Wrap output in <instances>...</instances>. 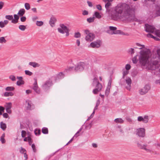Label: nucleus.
Masks as SVG:
<instances>
[{"label": "nucleus", "instance_id": "obj_46", "mask_svg": "<svg viewBox=\"0 0 160 160\" xmlns=\"http://www.w3.org/2000/svg\"><path fill=\"white\" fill-rule=\"evenodd\" d=\"M20 152L21 153L23 154L26 153V151L25 149L22 147L21 148V149L20 150Z\"/></svg>", "mask_w": 160, "mask_h": 160}, {"label": "nucleus", "instance_id": "obj_64", "mask_svg": "<svg viewBox=\"0 0 160 160\" xmlns=\"http://www.w3.org/2000/svg\"><path fill=\"white\" fill-rule=\"evenodd\" d=\"M155 83L156 84H159L160 85V79L156 80Z\"/></svg>", "mask_w": 160, "mask_h": 160}, {"label": "nucleus", "instance_id": "obj_51", "mask_svg": "<svg viewBox=\"0 0 160 160\" xmlns=\"http://www.w3.org/2000/svg\"><path fill=\"white\" fill-rule=\"evenodd\" d=\"M26 132L24 130L22 131V136L23 138H24L26 136Z\"/></svg>", "mask_w": 160, "mask_h": 160}, {"label": "nucleus", "instance_id": "obj_24", "mask_svg": "<svg viewBox=\"0 0 160 160\" xmlns=\"http://www.w3.org/2000/svg\"><path fill=\"white\" fill-rule=\"evenodd\" d=\"M25 10L23 8H22L19 11L18 14L20 16H22L25 14Z\"/></svg>", "mask_w": 160, "mask_h": 160}, {"label": "nucleus", "instance_id": "obj_1", "mask_svg": "<svg viewBox=\"0 0 160 160\" xmlns=\"http://www.w3.org/2000/svg\"><path fill=\"white\" fill-rule=\"evenodd\" d=\"M102 1L106 3L105 8L109 19L118 21L119 20L128 19L134 17V10L128 4L124 3H120L114 8L113 11H111L109 8L112 6L111 2L113 0Z\"/></svg>", "mask_w": 160, "mask_h": 160}, {"label": "nucleus", "instance_id": "obj_23", "mask_svg": "<svg viewBox=\"0 0 160 160\" xmlns=\"http://www.w3.org/2000/svg\"><path fill=\"white\" fill-rule=\"evenodd\" d=\"M29 65L34 68L39 67L40 66L39 64L35 62H30L29 63Z\"/></svg>", "mask_w": 160, "mask_h": 160}, {"label": "nucleus", "instance_id": "obj_7", "mask_svg": "<svg viewBox=\"0 0 160 160\" xmlns=\"http://www.w3.org/2000/svg\"><path fill=\"white\" fill-rule=\"evenodd\" d=\"M136 134L140 137H144L145 135V129L144 128H140L136 130Z\"/></svg>", "mask_w": 160, "mask_h": 160}, {"label": "nucleus", "instance_id": "obj_33", "mask_svg": "<svg viewBox=\"0 0 160 160\" xmlns=\"http://www.w3.org/2000/svg\"><path fill=\"white\" fill-rule=\"evenodd\" d=\"M128 71L126 70H123L122 72V78H124L128 74Z\"/></svg>", "mask_w": 160, "mask_h": 160}, {"label": "nucleus", "instance_id": "obj_41", "mask_svg": "<svg viewBox=\"0 0 160 160\" xmlns=\"http://www.w3.org/2000/svg\"><path fill=\"white\" fill-rule=\"evenodd\" d=\"M5 18L9 20H11L13 18V17L12 15H6L5 16Z\"/></svg>", "mask_w": 160, "mask_h": 160}, {"label": "nucleus", "instance_id": "obj_53", "mask_svg": "<svg viewBox=\"0 0 160 160\" xmlns=\"http://www.w3.org/2000/svg\"><path fill=\"white\" fill-rule=\"evenodd\" d=\"M31 138L30 137H27L25 138L24 139V141H28L30 140Z\"/></svg>", "mask_w": 160, "mask_h": 160}, {"label": "nucleus", "instance_id": "obj_12", "mask_svg": "<svg viewBox=\"0 0 160 160\" xmlns=\"http://www.w3.org/2000/svg\"><path fill=\"white\" fill-rule=\"evenodd\" d=\"M149 118L147 115H145L144 116H139L138 117V121L142 122L144 123H147L149 121Z\"/></svg>", "mask_w": 160, "mask_h": 160}, {"label": "nucleus", "instance_id": "obj_49", "mask_svg": "<svg viewBox=\"0 0 160 160\" xmlns=\"http://www.w3.org/2000/svg\"><path fill=\"white\" fill-rule=\"evenodd\" d=\"M26 20V18L25 17H22L20 18V20L22 22H24Z\"/></svg>", "mask_w": 160, "mask_h": 160}, {"label": "nucleus", "instance_id": "obj_37", "mask_svg": "<svg viewBox=\"0 0 160 160\" xmlns=\"http://www.w3.org/2000/svg\"><path fill=\"white\" fill-rule=\"evenodd\" d=\"M14 88L13 87H8L5 88L7 91H12L14 90Z\"/></svg>", "mask_w": 160, "mask_h": 160}, {"label": "nucleus", "instance_id": "obj_22", "mask_svg": "<svg viewBox=\"0 0 160 160\" xmlns=\"http://www.w3.org/2000/svg\"><path fill=\"white\" fill-rule=\"evenodd\" d=\"M93 17L99 19L102 18V16L98 12H95L93 15Z\"/></svg>", "mask_w": 160, "mask_h": 160}, {"label": "nucleus", "instance_id": "obj_47", "mask_svg": "<svg viewBox=\"0 0 160 160\" xmlns=\"http://www.w3.org/2000/svg\"><path fill=\"white\" fill-rule=\"evenodd\" d=\"M156 13L158 16H160V7H158Z\"/></svg>", "mask_w": 160, "mask_h": 160}, {"label": "nucleus", "instance_id": "obj_9", "mask_svg": "<svg viewBox=\"0 0 160 160\" xmlns=\"http://www.w3.org/2000/svg\"><path fill=\"white\" fill-rule=\"evenodd\" d=\"M150 89V86L148 85H146L143 88L139 89V92L141 95H144L147 93Z\"/></svg>", "mask_w": 160, "mask_h": 160}, {"label": "nucleus", "instance_id": "obj_58", "mask_svg": "<svg viewBox=\"0 0 160 160\" xmlns=\"http://www.w3.org/2000/svg\"><path fill=\"white\" fill-rule=\"evenodd\" d=\"M4 5V2H0V9L2 8Z\"/></svg>", "mask_w": 160, "mask_h": 160}, {"label": "nucleus", "instance_id": "obj_30", "mask_svg": "<svg viewBox=\"0 0 160 160\" xmlns=\"http://www.w3.org/2000/svg\"><path fill=\"white\" fill-rule=\"evenodd\" d=\"M95 20V17L93 16L92 17H90L87 19V21L89 23L92 22H94Z\"/></svg>", "mask_w": 160, "mask_h": 160}, {"label": "nucleus", "instance_id": "obj_3", "mask_svg": "<svg viewBox=\"0 0 160 160\" xmlns=\"http://www.w3.org/2000/svg\"><path fill=\"white\" fill-rule=\"evenodd\" d=\"M144 28L146 32L152 33L155 36H154L153 35L148 33L147 35V37L153 38L157 40H159L156 37L160 38V30H156L153 26L148 24H145Z\"/></svg>", "mask_w": 160, "mask_h": 160}, {"label": "nucleus", "instance_id": "obj_35", "mask_svg": "<svg viewBox=\"0 0 160 160\" xmlns=\"http://www.w3.org/2000/svg\"><path fill=\"white\" fill-rule=\"evenodd\" d=\"M42 132L44 134H48V128H43L42 129Z\"/></svg>", "mask_w": 160, "mask_h": 160}, {"label": "nucleus", "instance_id": "obj_31", "mask_svg": "<svg viewBox=\"0 0 160 160\" xmlns=\"http://www.w3.org/2000/svg\"><path fill=\"white\" fill-rule=\"evenodd\" d=\"M24 6L25 9L27 10H29L30 8V6L28 3H25L24 4Z\"/></svg>", "mask_w": 160, "mask_h": 160}, {"label": "nucleus", "instance_id": "obj_20", "mask_svg": "<svg viewBox=\"0 0 160 160\" xmlns=\"http://www.w3.org/2000/svg\"><path fill=\"white\" fill-rule=\"evenodd\" d=\"M56 21L57 19L56 18L53 16H52L49 21V24L52 27H53L55 26V24Z\"/></svg>", "mask_w": 160, "mask_h": 160}, {"label": "nucleus", "instance_id": "obj_43", "mask_svg": "<svg viewBox=\"0 0 160 160\" xmlns=\"http://www.w3.org/2000/svg\"><path fill=\"white\" fill-rule=\"evenodd\" d=\"M82 129L81 128H80L79 130L75 134L74 136L73 137H74V138H76L78 137L79 136V132L81 131Z\"/></svg>", "mask_w": 160, "mask_h": 160}, {"label": "nucleus", "instance_id": "obj_4", "mask_svg": "<svg viewBox=\"0 0 160 160\" xmlns=\"http://www.w3.org/2000/svg\"><path fill=\"white\" fill-rule=\"evenodd\" d=\"M92 86H95V88L92 91L94 94H97L98 92L101 91L102 88V85L99 82L98 79L96 78H94L93 79Z\"/></svg>", "mask_w": 160, "mask_h": 160}, {"label": "nucleus", "instance_id": "obj_18", "mask_svg": "<svg viewBox=\"0 0 160 160\" xmlns=\"http://www.w3.org/2000/svg\"><path fill=\"white\" fill-rule=\"evenodd\" d=\"M33 89L36 93L38 94H39L40 93V90L36 80H35L33 84Z\"/></svg>", "mask_w": 160, "mask_h": 160}, {"label": "nucleus", "instance_id": "obj_13", "mask_svg": "<svg viewBox=\"0 0 160 160\" xmlns=\"http://www.w3.org/2000/svg\"><path fill=\"white\" fill-rule=\"evenodd\" d=\"M101 44V41L100 40H97L96 41L92 42L90 43L89 47L93 48H98L100 46Z\"/></svg>", "mask_w": 160, "mask_h": 160}, {"label": "nucleus", "instance_id": "obj_34", "mask_svg": "<svg viewBox=\"0 0 160 160\" xmlns=\"http://www.w3.org/2000/svg\"><path fill=\"white\" fill-rule=\"evenodd\" d=\"M43 24V22L42 21H37L36 22V25L38 26H41Z\"/></svg>", "mask_w": 160, "mask_h": 160}, {"label": "nucleus", "instance_id": "obj_45", "mask_svg": "<svg viewBox=\"0 0 160 160\" xmlns=\"http://www.w3.org/2000/svg\"><path fill=\"white\" fill-rule=\"evenodd\" d=\"M9 78L13 81L16 80V78L15 76L13 75H11L9 76Z\"/></svg>", "mask_w": 160, "mask_h": 160}, {"label": "nucleus", "instance_id": "obj_32", "mask_svg": "<svg viewBox=\"0 0 160 160\" xmlns=\"http://www.w3.org/2000/svg\"><path fill=\"white\" fill-rule=\"evenodd\" d=\"M22 31H24L26 28V26L23 25H20L18 27Z\"/></svg>", "mask_w": 160, "mask_h": 160}, {"label": "nucleus", "instance_id": "obj_19", "mask_svg": "<svg viewBox=\"0 0 160 160\" xmlns=\"http://www.w3.org/2000/svg\"><path fill=\"white\" fill-rule=\"evenodd\" d=\"M5 107L6 109V112L8 113H11L12 112V111L11 110V108L12 107V104L11 102L7 103Z\"/></svg>", "mask_w": 160, "mask_h": 160}, {"label": "nucleus", "instance_id": "obj_25", "mask_svg": "<svg viewBox=\"0 0 160 160\" xmlns=\"http://www.w3.org/2000/svg\"><path fill=\"white\" fill-rule=\"evenodd\" d=\"M0 128L2 130H5L7 128L6 124L2 122H1L0 123Z\"/></svg>", "mask_w": 160, "mask_h": 160}, {"label": "nucleus", "instance_id": "obj_36", "mask_svg": "<svg viewBox=\"0 0 160 160\" xmlns=\"http://www.w3.org/2000/svg\"><path fill=\"white\" fill-rule=\"evenodd\" d=\"M137 56L138 55H137L132 58V61L133 63L136 64L137 62L138 61L137 59Z\"/></svg>", "mask_w": 160, "mask_h": 160}, {"label": "nucleus", "instance_id": "obj_16", "mask_svg": "<svg viewBox=\"0 0 160 160\" xmlns=\"http://www.w3.org/2000/svg\"><path fill=\"white\" fill-rule=\"evenodd\" d=\"M132 80L129 77H127L125 79V82L127 84V86L126 87V89L130 91L131 89V84L132 83Z\"/></svg>", "mask_w": 160, "mask_h": 160}, {"label": "nucleus", "instance_id": "obj_5", "mask_svg": "<svg viewBox=\"0 0 160 160\" xmlns=\"http://www.w3.org/2000/svg\"><path fill=\"white\" fill-rule=\"evenodd\" d=\"M117 28L113 26H109V29L107 31V32L109 34L111 35L120 34L126 36H128L129 35L127 33H125L121 30H116Z\"/></svg>", "mask_w": 160, "mask_h": 160}, {"label": "nucleus", "instance_id": "obj_42", "mask_svg": "<svg viewBox=\"0 0 160 160\" xmlns=\"http://www.w3.org/2000/svg\"><path fill=\"white\" fill-rule=\"evenodd\" d=\"M129 52L132 55L134 53V50L133 48H131L128 50Z\"/></svg>", "mask_w": 160, "mask_h": 160}, {"label": "nucleus", "instance_id": "obj_8", "mask_svg": "<svg viewBox=\"0 0 160 160\" xmlns=\"http://www.w3.org/2000/svg\"><path fill=\"white\" fill-rule=\"evenodd\" d=\"M24 105L26 109L28 110H31L34 108V106L32 102L29 99L26 100Z\"/></svg>", "mask_w": 160, "mask_h": 160}, {"label": "nucleus", "instance_id": "obj_38", "mask_svg": "<svg viewBox=\"0 0 160 160\" xmlns=\"http://www.w3.org/2000/svg\"><path fill=\"white\" fill-rule=\"evenodd\" d=\"M25 74L28 75L29 76H32L33 74V73L32 72L28 70H25Z\"/></svg>", "mask_w": 160, "mask_h": 160}, {"label": "nucleus", "instance_id": "obj_63", "mask_svg": "<svg viewBox=\"0 0 160 160\" xmlns=\"http://www.w3.org/2000/svg\"><path fill=\"white\" fill-rule=\"evenodd\" d=\"M157 52L159 58H160V49H158L157 51Z\"/></svg>", "mask_w": 160, "mask_h": 160}, {"label": "nucleus", "instance_id": "obj_27", "mask_svg": "<svg viewBox=\"0 0 160 160\" xmlns=\"http://www.w3.org/2000/svg\"><path fill=\"white\" fill-rule=\"evenodd\" d=\"M5 137V133H3L0 138V141L2 143V144H4L5 143L6 141L4 139V137Z\"/></svg>", "mask_w": 160, "mask_h": 160}, {"label": "nucleus", "instance_id": "obj_59", "mask_svg": "<svg viewBox=\"0 0 160 160\" xmlns=\"http://www.w3.org/2000/svg\"><path fill=\"white\" fill-rule=\"evenodd\" d=\"M69 29L65 31V33H66V36H69Z\"/></svg>", "mask_w": 160, "mask_h": 160}, {"label": "nucleus", "instance_id": "obj_48", "mask_svg": "<svg viewBox=\"0 0 160 160\" xmlns=\"http://www.w3.org/2000/svg\"><path fill=\"white\" fill-rule=\"evenodd\" d=\"M131 66L129 64H127L126 65L125 68L126 70L128 71V70L131 68Z\"/></svg>", "mask_w": 160, "mask_h": 160}, {"label": "nucleus", "instance_id": "obj_57", "mask_svg": "<svg viewBox=\"0 0 160 160\" xmlns=\"http://www.w3.org/2000/svg\"><path fill=\"white\" fill-rule=\"evenodd\" d=\"M97 8V9L99 10H102V7L101 5H97L96 6Z\"/></svg>", "mask_w": 160, "mask_h": 160}, {"label": "nucleus", "instance_id": "obj_44", "mask_svg": "<svg viewBox=\"0 0 160 160\" xmlns=\"http://www.w3.org/2000/svg\"><path fill=\"white\" fill-rule=\"evenodd\" d=\"M81 34L79 32H75L74 34V37L75 38H79L81 37Z\"/></svg>", "mask_w": 160, "mask_h": 160}, {"label": "nucleus", "instance_id": "obj_21", "mask_svg": "<svg viewBox=\"0 0 160 160\" xmlns=\"http://www.w3.org/2000/svg\"><path fill=\"white\" fill-rule=\"evenodd\" d=\"M111 83L109 82L108 85L107 86L105 92V95L108 96L109 95L110 92V89L111 88Z\"/></svg>", "mask_w": 160, "mask_h": 160}, {"label": "nucleus", "instance_id": "obj_6", "mask_svg": "<svg viewBox=\"0 0 160 160\" xmlns=\"http://www.w3.org/2000/svg\"><path fill=\"white\" fill-rule=\"evenodd\" d=\"M84 32L86 34L85 40L87 42H91L93 41L95 38L94 34L90 32L88 29L84 30Z\"/></svg>", "mask_w": 160, "mask_h": 160}, {"label": "nucleus", "instance_id": "obj_17", "mask_svg": "<svg viewBox=\"0 0 160 160\" xmlns=\"http://www.w3.org/2000/svg\"><path fill=\"white\" fill-rule=\"evenodd\" d=\"M138 147L141 149H143L148 152H150L151 151L150 148L146 144H141L139 143L138 144Z\"/></svg>", "mask_w": 160, "mask_h": 160}, {"label": "nucleus", "instance_id": "obj_55", "mask_svg": "<svg viewBox=\"0 0 160 160\" xmlns=\"http://www.w3.org/2000/svg\"><path fill=\"white\" fill-rule=\"evenodd\" d=\"M18 20L16 19H13V18L12 19V22L14 24L17 23H18Z\"/></svg>", "mask_w": 160, "mask_h": 160}, {"label": "nucleus", "instance_id": "obj_15", "mask_svg": "<svg viewBox=\"0 0 160 160\" xmlns=\"http://www.w3.org/2000/svg\"><path fill=\"white\" fill-rule=\"evenodd\" d=\"M52 79L47 81L42 86L43 88L45 90L48 89L52 85Z\"/></svg>", "mask_w": 160, "mask_h": 160}, {"label": "nucleus", "instance_id": "obj_40", "mask_svg": "<svg viewBox=\"0 0 160 160\" xmlns=\"http://www.w3.org/2000/svg\"><path fill=\"white\" fill-rule=\"evenodd\" d=\"M34 133L36 135H39L41 133V130L40 129H36L34 131Z\"/></svg>", "mask_w": 160, "mask_h": 160}, {"label": "nucleus", "instance_id": "obj_50", "mask_svg": "<svg viewBox=\"0 0 160 160\" xmlns=\"http://www.w3.org/2000/svg\"><path fill=\"white\" fill-rule=\"evenodd\" d=\"M32 148L33 149V151L34 152H36L37 150L35 148V146L34 144H32Z\"/></svg>", "mask_w": 160, "mask_h": 160}, {"label": "nucleus", "instance_id": "obj_2", "mask_svg": "<svg viewBox=\"0 0 160 160\" xmlns=\"http://www.w3.org/2000/svg\"><path fill=\"white\" fill-rule=\"evenodd\" d=\"M136 45L139 47V49H142L139 52V60L140 64L148 69L155 70L158 68L160 64L156 59L157 57L156 54H151L150 50L146 48L144 45L139 43H136Z\"/></svg>", "mask_w": 160, "mask_h": 160}, {"label": "nucleus", "instance_id": "obj_29", "mask_svg": "<svg viewBox=\"0 0 160 160\" xmlns=\"http://www.w3.org/2000/svg\"><path fill=\"white\" fill-rule=\"evenodd\" d=\"M14 94L11 92H6L4 93V96L5 97L12 96Z\"/></svg>", "mask_w": 160, "mask_h": 160}, {"label": "nucleus", "instance_id": "obj_62", "mask_svg": "<svg viewBox=\"0 0 160 160\" xmlns=\"http://www.w3.org/2000/svg\"><path fill=\"white\" fill-rule=\"evenodd\" d=\"M92 146L94 148H97L98 147V145L95 143H92Z\"/></svg>", "mask_w": 160, "mask_h": 160}, {"label": "nucleus", "instance_id": "obj_39", "mask_svg": "<svg viewBox=\"0 0 160 160\" xmlns=\"http://www.w3.org/2000/svg\"><path fill=\"white\" fill-rule=\"evenodd\" d=\"M24 83V82L23 80L18 81L17 82V85L18 86H20L23 84Z\"/></svg>", "mask_w": 160, "mask_h": 160}, {"label": "nucleus", "instance_id": "obj_60", "mask_svg": "<svg viewBox=\"0 0 160 160\" xmlns=\"http://www.w3.org/2000/svg\"><path fill=\"white\" fill-rule=\"evenodd\" d=\"M88 11L86 10L82 12V14L84 15H87L88 14Z\"/></svg>", "mask_w": 160, "mask_h": 160}, {"label": "nucleus", "instance_id": "obj_11", "mask_svg": "<svg viewBox=\"0 0 160 160\" xmlns=\"http://www.w3.org/2000/svg\"><path fill=\"white\" fill-rule=\"evenodd\" d=\"M68 29L65 25L63 24H60L59 27L58 28L57 30L59 33L64 34L65 31Z\"/></svg>", "mask_w": 160, "mask_h": 160}, {"label": "nucleus", "instance_id": "obj_14", "mask_svg": "<svg viewBox=\"0 0 160 160\" xmlns=\"http://www.w3.org/2000/svg\"><path fill=\"white\" fill-rule=\"evenodd\" d=\"M64 76V74H63L62 72H60L58 74L52 77L51 78L52 79V81L53 80L56 81L63 78Z\"/></svg>", "mask_w": 160, "mask_h": 160}, {"label": "nucleus", "instance_id": "obj_26", "mask_svg": "<svg viewBox=\"0 0 160 160\" xmlns=\"http://www.w3.org/2000/svg\"><path fill=\"white\" fill-rule=\"evenodd\" d=\"M114 122L117 123H122L124 121L121 118H117L114 120Z\"/></svg>", "mask_w": 160, "mask_h": 160}, {"label": "nucleus", "instance_id": "obj_28", "mask_svg": "<svg viewBox=\"0 0 160 160\" xmlns=\"http://www.w3.org/2000/svg\"><path fill=\"white\" fill-rule=\"evenodd\" d=\"M7 42V41L4 37H0V43H6Z\"/></svg>", "mask_w": 160, "mask_h": 160}, {"label": "nucleus", "instance_id": "obj_10", "mask_svg": "<svg viewBox=\"0 0 160 160\" xmlns=\"http://www.w3.org/2000/svg\"><path fill=\"white\" fill-rule=\"evenodd\" d=\"M87 67L86 64L83 62H80L79 63L77 67L75 68V69L77 71H82Z\"/></svg>", "mask_w": 160, "mask_h": 160}, {"label": "nucleus", "instance_id": "obj_56", "mask_svg": "<svg viewBox=\"0 0 160 160\" xmlns=\"http://www.w3.org/2000/svg\"><path fill=\"white\" fill-rule=\"evenodd\" d=\"M2 115L3 117L4 118H8L9 117L8 114L6 113H4Z\"/></svg>", "mask_w": 160, "mask_h": 160}, {"label": "nucleus", "instance_id": "obj_52", "mask_svg": "<svg viewBox=\"0 0 160 160\" xmlns=\"http://www.w3.org/2000/svg\"><path fill=\"white\" fill-rule=\"evenodd\" d=\"M5 25L3 21L0 22V27L2 28L5 27Z\"/></svg>", "mask_w": 160, "mask_h": 160}, {"label": "nucleus", "instance_id": "obj_61", "mask_svg": "<svg viewBox=\"0 0 160 160\" xmlns=\"http://www.w3.org/2000/svg\"><path fill=\"white\" fill-rule=\"evenodd\" d=\"M14 18L15 19H16L18 20L19 18V16L17 14H14Z\"/></svg>", "mask_w": 160, "mask_h": 160}, {"label": "nucleus", "instance_id": "obj_54", "mask_svg": "<svg viewBox=\"0 0 160 160\" xmlns=\"http://www.w3.org/2000/svg\"><path fill=\"white\" fill-rule=\"evenodd\" d=\"M94 113H95V111H94V110H93V111L92 112V113L91 115V116L88 118L87 119V120H88L89 119H90L91 118H92L93 117Z\"/></svg>", "mask_w": 160, "mask_h": 160}]
</instances>
